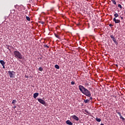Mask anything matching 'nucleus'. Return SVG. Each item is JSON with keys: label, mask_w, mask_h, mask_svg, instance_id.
<instances>
[{"label": "nucleus", "mask_w": 125, "mask_h": 125, "mask_svg": "<svg viewBox=\"0 0 125 125\" xmlns=\"http://www.w3.org/2000/svg\"><path fill=\"white\" fill-rule=\"evenodd\" d=\"M2 66L3 67V69H5V64H3V65H2Z\"/></svg>", "instance_id": "obj_26"}, {"label": "nucleus", "mask_w": 125, "mask_h": 125, "mask_svg": "<svg viewBox=\"0 0 125 125\" xmlns=\"http://www.w3.org/2000/svg\"><path fill=\"white\" fill-rule=\"evenodd\" d=\"M71 117L75 121H79V117H77L76 115H72Z\"/></svg>", "instance_id": "obj_6"}, {"label": "nucleus", "mask_w": 125, "mask_h": 125, "mask_svg": "<svg viewBox=\"0 0 125 125\" xmlns=\"http://www.w3.org/2000/svg\"><path fill=\"white\" fill-rule=\"evenodd\" d=\"M120 119H121L122 121H125V119L124 118V117H123V116L121 115L120 116Z\"/></svg>", "instance_id": "obj_19"}, {"label": "nucleus", "mask_w": 125, "mask_h": 125, "mask_svg": "<svg viewBox=\"0 0 125 125\" xmlns=\"http://www.w3.org/2000/svg\"><path fill=\"white\" fill-rule=\"evenodd\" d=\"M114 16H115V18H117V17H119V14H118L117 13H115L114 14Z\"/></svg>", "instance_id": "obj_16"}, {"label": "nucleus", "mask_w": 125, "mask_h": 125, "mask_svg": "<svg viewBox=\"0 0 125 125\" xmlns=\"http://www.w3.org/2000/svg\"><path fill=\"white\" fill-rule=\"evenodd\" d=\"M10 78H13L15 76V72L12 71H9L8 72Z\"/></svg>", "instance_id": "obj_3"}, {"label": "nucleus", "mask_w": 125, "mask_h": 125, "mask_svg": "<svg viewBox=\"0 0 125 125\" xmlns=\"http://www.w3.org/2000/svg\"><path fill=\"white\" fill-rule=\"evenodd\" d=\"M14 57L17 58V59H23V55L18 51H14Z\"/></svg>", "instance_id": "obj_2"}, {"label": "nucleus", "mask_w": 125, "mask_h": 125, "mask_svg": "<svg viewBox=\"0 0 125 125\" xmlns=\"http://www.w3.org/2000/svg\"><path fill=\"white\" fill-rule=\"evenodd\" d=\"M38 101L40 102V103H41V104L44 105V106H45V105H46V104H45V101H44V100L42 99H38Z\"/></svg>", "instance_id": "obj_4"}, {"label": "nucleus", "mask_w": 125, "mask_h": 125, "mask_svg": "<svg viewBox=\"0 0 125 125\" xmlns=\"http://www.w3.org/2000/svg\"><path fill=\"white\" fill-rule=\"evenodd\" d=\"M55 68H56V69H59L60 67H59V65H58V64H56L55 65Z\"/></svg>", "instance_id": "obj_14"}, {"label": "nucleus", "mask_w": 125, "mask_h": 125, "mask_svg": "<svg viewBox=\"0 0 125 125\" xmlns=\"http://www.w3.org/2000/svg\"><path fill=\"white\" fill-rule=\"evenodd\" d=\"M0 63L2 65H5V62H4V61L3 60L0 61Z\"/></svg>", "instance_id": "obj_10"}, {"label": "nucleus", "mask_w": 125, "mask_h": 125, "mask_svg": "<svg viewBox=\"0 0 125 125\" xmlns=\"http://www.w3.org/2000/svg\"><path fill=\"white\" fill-rule=\"evenodd\" d=\"M39 70L41 72H42V71H43V68H42V67H39Z\"/></svg>", "instance_id": "obj_17"}, {"label": "nucleus", "mask_w": 125, "mask_h": 125, "mask_svg": "<svg viewBox=\"0 0 125 125\" xmlns=\"http://www.w3.org/2000/svg\"><path fill=\"white\" fill-rule=\"evenodd\" d=\"M109 27H113V25L111 23L109 24Z\"/></svg>", "instance_id": "obj_29"}, {"label": "nucleus", "mask_w": 125, "mask_h": 125, "mask_svg": "<svg viewBox=\"0 0 125 125\" xmlns=\"http://www.w3.org/2000/svg\"><path fill=\"white\" fill-rule=\"evenodd\" d=\"M113 21L115 22L116 23H120L121 22V21L120 20H117L116 19V18H114L113 19Z\"/></svg>", "instance_id": "obj_7"}, {"label": "nucleus", "mask_w": 125, "mask_h": 125, "mask_svg": "<svg viewBox=\"0 0 125 125\" xmlns=\"http://www.w3.org/2000/svg\"><path fill=\"white\" fill-rule=\"evenodd\" d=\"M44 47H47V48H49V46H48L46 44H44Z\"/></svg>", "instance_id": "obj_22"}, {"label": "nucleus", "mask_w": 125, "mask_h": 125, "mask_svg": "<svg viewBox=\"0 0 125 125\" xmlns=\"http://www.w3.org/2000/svg\"><path fill=\"white\" fill-rule=\"evenodd\" d=\"M42 24H44V22L42 21Z\"/></svg>", "instance_id": "obj_33"}, {"label": "nucleus", "mask_w": 125, "mask_h": 125, "mask_svg": "<svg viewBox=\"0 0 125 125\" xmlns=\"http://www.w3.org/2000/svg\"><path fill=\"white\" fill-rule=\"evenodd\" d=\"M9 47H11V48H13V47H12V46H10V45H8L7 47V49H8L9 50V51H10V50H11L10 49H9Z\"/></svg>", "instance_id": "obj_13"}, {"label": "nucleus", "mask_w": 125, "mask_h": 125, "mask_svg": "<svg viewBox=\"0 0 125 125\" xmlns=\"http://www.w3.org/2000/svg\"><path fill=\"white\" fill-rule=\"evenodd\" d=\"M89 97L90 100H92V97L90 96V97Z\"/></svg>", "instance_id": "obj_28"}, {"label": "nucleus", "mask_w": 125, "mask_h": 125, "mask_svg": "<svg viewBox=\"0 0 125 125\" xmlns=\"http://www.w3.org/2000/svg\"><path fill=\"white\" fill-rule=\"evenodd\" d=\"M117 114H118L119 115V116H121L122 114H121V112H116Z\"/></svg>", "instance_id": "obj_25"}, {"label": "nucleus", "mask_w": 125, "mask_h": 125, "mask_svg": "<svg viewBox=\"0 0 125 125\" xmlns=\"http://www.w3.org/2000/svg\"><path fill=\"white\" fill-rule=\"evenodd\" d=\"M71 84H75V82H73V81H72V82H71Z\"/></svg>", "instance_id": "obj_27"}, {"label": "nucleus", "mask_w": 125, "mask_h": 125, "mask_svg": "<svg viewBox=\"0 0 125 125\" xmlns=\"http://www.w3.org/2000/svg\"><path fill=\"white\" fill-rule=\"evenodd\" d=\"M84 111L85 112V113H86L87 114H89V115H90V112H88V110H87L86 109H85Z\"/></svg>", "instance_id": "obj_18"}, {"label": "nucleus", "mask_w": 125, "mask_h": 125, "mask_svg": "<svg viewBox=\"0 0 125 125\" xmlns=\"http://www.w3.org/2000/svg\"><path fill=\"white\" fill-rule=\"evenodd\" d=\"M112 3H113V4H117V2L115 0L114 1H112Z\"/></svg>", "instance_id": "obj_23"}, {"label": "nucleus", "mask_w": 125, "mask_h": 125, "mask_svg": "<svg viewBox=\"0 0 125 125\" xmlns=\"http://www.w3.org/2000/svg\"><path fill=\"white\" fill-rule=\"evenodd\" d=\"M79 87L81 92L83 93V94L86 96H87V97H90V96H91V93H90V91L87 89L85 88V87H83V86L79 85Z\"/></svg>", "instance_id": "obj_1"}, {"label": "nucleus", "mask_w": 125, "mask_h": 125, "mask_svg": "<svg viewBox=\"0 0 125 125\" xmlns=\"http://www.w3.org/2000/svg\"><path fill=\"white\" fill-rule=\"evenodd\" d=\"M0 61H1V60H0Z\"/></svg>", "instance_id": "obj_35"}, {"label": "nucleus", "mask_w": 125, "mask_h": 125, "mask_svg": "<svg viewBox=\"0 0 125 125\" xmlns=\"http://www.w3.org/2000/svg\"><path fill=\"white\" fill-rule=\"evenodd\" d=\"M66 125H73V123L71 122V121L70 120L66 121Z\"/></svg>", "instance_id": "obj_8"}, {"label": "nucleus", "mask_w": 125, "mask_h": 125, "mask_svg": "<svg viewBox=\"0 0 125 125\" xmlns=\"http://www.w3.org/2000/svg\"><path fill=\"white\" fill-rule=\"evenodd\" d=\"M120 18H121V19L123 20V19H124V17H120Z\"/></svg>", "instance_id": "obj_30"}, {"label": "nucleus", "mask_w": 125, "mask_h": 125, "mask_svg": "<svg viewBox=\"0 0 125 125\" xmlns=\"http://www.w3.org/2000/svg\"><path fill=\"white\" fill-rule=\"evenodd\" d=\"M26 20H27V21H30L31 19L30 18V17L26 16Z\"/></svg>", "instance_id": "obj_15"}, {"label": "nucleus", "mask_w": 125, "mask_h": 125, "mask_svg": "<svg viewBox=\"0 0 125 125\" xmlns=\"http://www.w3.org/2000/svg\"><path fill=\"white\" fill-rule=\"evenodd\" d=\"M85 85H88V83H85Z\"/></svg>", "instance_id": "obj_31"}, {"label": "nucleus", "mask_w": 125, "mask_h": 125, "mask_svg": "<svg viewBox=\"0 0 125 125\" xmlns=\"http://www.w3.org/2000/svg\"><path fill=\"white\" fill-rule=\"evenodd\" d=\"M16 100H13L12 101V104H14V103H16Z\"/></svg>", "instance_id": "obj_21"}, {"label": "nucleus", "mask_w": 125, "mask_h": 125, "mask_svg": "<svg viewBox=\"0 0 125 125\" xmlns=\"http://www.w3.org/2000/svg\"><path fill=\"white\" fill-rule=\"evenodd\" d=\"M39 96V93H35L33 95V97L35 99Z\"/></svg>", "instance_id": "obj_9"}, {"label": "nucleus", "mask_w": 125, "mask_h": 125, "mask_svg": "<svg viewBox=\"0 0 125 125\" xmlns=\"http://www.w3.org/2000/svg\"><path fill=\"white\" fill-rule=\"evenodd\" d=\"M110 38H111V39H112V40L113 41L114 43H115V44L116 45H118V42H117V40L115 38V37H114V36L111 35H110Z\"/></svg>", "instance_id": "obj_5"}, {"label": "nucleus", "mask_w": 125, "mask_h": 125, "mask_svg": "<svg viewBox=\"0 0 125 125\" xmlns=\"http://www.w3.org/2000/svg\"><path fill=\"white\" fill-rule=\"evenodd\" d=\"M118 7H119L120 8V9H122V8H123V7L122 6V5L121 4H118Z\"/></svg>", "instance_id": "obj_20"}, {"label": "nucleus", "mask_w": 125, "mask_h": 125, "mask_svg": "<svg viewBox=\"0 0 125 125\" xmlns=\"http://www.w3.org/2000/svg\"><path fill=\"white\" fill-rule=\"evenodd\" d=\"M101 125H104L103 124H101Z\"/></svg>", "instance_id": "obj_34"}, {"label": "nucleus", "mask_w": 125, "mask_h": 125, "mask_svg": "<svg viewBox=\"0 0 125 125\" xmlns=\"http://www.w3.org/2000/svg\"><path fill=\"white\" fill-rule=\"evenodd\" d=\"M55 36L56 38H58V39H59V36L57 34H55Z\"/></svg>", "instance_id": "obj_24"}, {"label": "nucleus", "mask_w": 125, "mask_h": 125, "mask_svg": "<svg viewBox=\"0 0 125 125\" xmlns=\"http://www.w3.org/2000/svg\"><path fill=\"white\" fill-rule=\"evenodd\" d=\"M96 121H97V122H98L99 123H100V122H101V119L96 118Z\"/></svg>", "instance_id": "obj_11"}, {"label": "nucleus", "mask_w": 125, "mask_h": 125, "mask_svg": "<svg viewBox=\"0 0 125 125\" xmlns=\"http://www.w3.org/2000/svg\"><path fill=\"white\" fill-rule=\"evenodd\" d=\"M84 103L86 104V103H88L89 102V100L87 99V100H84Z\"/></svg>", "instance_id": "obj_12"}, {"label": "nucleus", "mask_w": 125, "mask_h": 125, "mask_svg": "<svg viewBox=\"0 0 125 125\" xmlns=\"http://www.w3.org/2000/svg\"><path fill=\"white\" fill-rule=\"evenodd\" d=\"M15 108H16V105H14V109H15Z\"/></svg>", "instance_id": "obj_32"}]
</instances>
